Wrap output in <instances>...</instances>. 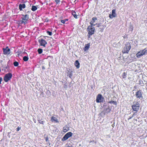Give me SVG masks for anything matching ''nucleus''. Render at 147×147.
Instances as JSON below:
<instances>
[{"mask_svg":"<svg viewBox=\"0 0 147 147\" xmlns=\"http://www.w3.org/2000/svg\"><path fill=\"white\" fill-rule=\"evenodd\" d=\"M130 29H131V30L132 31L133 30V27L132 26H131L130 27Z\"/></svg>","mask_w":147,"mask_h":147,"instance_id":"obj_43","label":"nucleus"},{"mask_svg":"<svg viewBox=\"0 0 147 147\" xmlns=\"http://www.w3.org/2000/svg\"><path fill=\"white\" fill-rule=\"evenodd\" d=\"M106 27V25H103L101 26V27L99 29V31L102 32L103 31V30Z\"/></svg>","mask_w":147,"mask_h":147,"instance_id":"obj_20","label":"nucleus"},{"mask_svg":"<svg viewBox=\"0 0 147 147\" xmlns=\"http://www.w3.org/2000/svg\"><path fill=\"white\" fill-rule=\"evenodd\" d=\"M55 1L57 4H58L59 3L60 1V0H55Z\"/></svg>","mask_w":147,"mask_h":147,"instance_id":"obj_38","label":"nucleus"},{"mask_svg":"<svg viewBox=\"0 0 147 147\" xmlns=\"http://www.w3.org/2000/svg\"><path fill=\"white\" fill-rule=\"evenodd\" d=\"M136 96L137 98L140 99L143 98V96L142 93V90H139L136 92Z\"/></svg>","mask_w":147,"mask_h":147,"instance_id":"obj_10","label":"nucleus"},{"mask_svg":"<svg viewBox=\"0 0 147 147\" xmlns=\"http://www.w3.org/2000/svg\"><path fill=\"white\" fill-rule=\"evenodd\" d=\"M48 20H47V22H48Z\"/></svg>","mask_w":147,"mask_h":147,"instance_id":"obj_55","label":"nucleus"},{"mask_svg":"<svg viewBox=\"0 0 147 147\" xmlns=\"http://www.w3.org/2000/svg\"><path fill=\"white\" fill-rule=\"evenodd\" d=\"M127 74L125 72H123L121 75V77L123 78L126 77Z\"/></svg>","mask_w":147,"mask_h":147,"instance_id":"obj_26","label":"nucleus"},{"mask_svg":"<svg viewBox=\"0 0 147 147\" xmlns=\"http://www.w3.org/2000/svg\"><path fill=\"white\" fill-rule=\"evenodd\" d=\"M72 14L74 18L76 19L77 18V16L75 11H72Z\"/></svg>","mask_w":147,"mask_h":147,"instance_id":"obj_22","label":"nucleus"},{"mask_svg":"<svg viewBox=\"0 0 147 147\" xmlns=\"http://www.w3.org/2000/svg\"><path fill=\"white\" fill-rule=\"evenodd\" d=\"M42 69H45V68H44V67H42Z\"/></svg>","mask_w":147,"mask_h":147,"instance_id":"obj_49","label":"nucleus"},{"mask_svg":"<svg viewBox=\"0 0 147 147\" xmlns=\"http://www.w3.org/2000/svg\"><path fill=\"white\" fill-rule=\"evenodd\" d=\"M33 121H34V122L35 123H36V119H35L34 118L33 119Z\"/></svg>","mask_w":147,"mask_h":147,"instance_id":"obj_44","label":"nucleus"},{"mask_svg":"<svg viewBox=\"0 0 147 147\" xmlns=\"http://www.w3.org/2000/svg\"><path fill=\"white\" fill-rule=\"evenodd\" d=\"M133 117L132 116V115H131V116H130L129 117V118H128V120L130 119H131Z\"/></svg>","mask_w":147,"mask_h":147,"instance_id":"obj_39","label":"nucleus"},{"mask_svg":"<svg viewBox=\"0 0 147 147\" xmlns=\"http://www.w3.org/2000/svg\"><path fill=\"white\" fill-rule=\"evenodd\" d=\"M131 47V44L129 42H126L122 50L123 53H128Z\"/></svg>","mask_w":147,"mask_h":147,"instance_id":"obj_3","label":"nucleus"},{"mask_svg":"<svg viewBox=\"0 0 147 147\" xmlns=\"http://www.w3.org/2000/svg\"><path fill=\"white\" fill-rule=\"evenodd\" d=\"M21 127H18L16 128V131H19V130L20 129Z\"/></svg>","mask_w":147,"mask_h":147,"instance_id":"obj_36","label":"nucleus"},{"mask_svg":"<svg viewBox=\"0 0 147 147\" xmlns=\"http://www.w3.org/2000/svg\"><path fill=\"white\" fill-rule=\"evenodd\" d=\"M9 62V61L7 63V65L6 67H4V68L2 70H3L4 69V71H5L6 72L9 71V65H8Z\"/></svg>","mask_w":147,"mask_h":147,"instance_id":"obj_17","label":"nucleus"},{"mask_svg":"<svg viewBox=\"0 0 147 147\" xmlns=\"http://www.w3.org/2000/svg\"><path fill=\"white\" fill-rule=\"evenodd\" d=\"M97 20L96 18L95 17H93L92 18V20L90 21V26H95V24H94V23L95 22V21Z\"/></svg>","mask_w":147,"mask_h":147,"instance_id":"obj_14","label":"nucleus"},{"mask_svg":"<svg viewBox=\"0 0 147 147\" xmlns=\"http://www.w3.org/2000/svg\"><path fill=\"white\" fill-rule=\"evenodd\" d=\"M111 111V109L109 106H108L107 108L105 109L100 113V115L102 116H104L109 113Z\"/></svg>","mask_w":147,"mask_h":147,"instance_id":"obj_5","label":"nucleus"},{"mask_svg":"<svg viewBox=\"0 0 147 147\" xmlns=\"http://www.w3.org/2000/svg\"><path fill=\"white\" fill-rule=\"evenodd\" d=\"M50 57V56H48L47 59V58H48V57Z\"/></svg>","mask_w":147,"mask_h":147,"instance_id":"obj_51","label":"nucleus"},{"mask_svg":"<svg viewBox=\"0 0 147 147\" xmlns=\"http://www.w3.org/2000/svg\"><path fill=\"white\" fill-rule=\"evenodd\" d=\"M38 122L40 124H44V122L43 121H42V119H40V120H38Z\"/></svg>","mask_w":147,"mask_h":147,"instance_id":"obj_32","label":"nucleus"},{"mask_svg":"<svg viewBox=\"0 0 147 147\" xmlns=\"http://www.w3.org/2000/svg\"><path fill=\"white\" fill-rule=\"evenodd\" d=\"M47 34H49L50 36H51L52 35V32L49 31H47Z\"/></svg>","mask_w":147,"mask_h":147,"instance_id":"obj_34","label":"nucleus"},{"mask_svg":"<svg viewBox=\"0 0 147 147\" xmlns=\"http://www.w3.org/2000/svg\"><path fill=\"white\" fill-rule=\"evenodd\" d=\"M74 65L77 69L79 68L80 67V64L78 60H76L75 61L74 63Z\"/></svg>","mask_w":147,"mask_h":147,"instance_id":"obj_18","label":"nucleus"},{"mask_svg":"<svg viewBox=\"0 0 147 147\" xmlns=\"http://www.w3.org/2000/svg\"><path fill=\"white\" fill-rule=\"evenodd\" d=\"M147 54V50L146 48L144 49L143 50H140L136 54V57L140 58L144 55Z\"/></svg>","mask_w":147,"mask_h":147,"instance_id":"obj_4","label":"nucleus"},{"mask_svg":"<svg viewBox=\"0 0 147 147\" xmlns=\"http://www.w3.org/2000/svg\"><path fill=\"white\" fill-rule=\"evenodd\" d=\"M136 113V112H135L132 115H131L132 116H133L134 117V116L135 115Z\"/></svg>","mask_w":147,"mask_h":147,"instance_id":"obj_41","label":"nucleus"},{"mask_svg":"<svg viewBox=\"0 0 147 147\" xmlns=\"http://www.w3.org/2000/svg\"><path fill=\"white\" fill-rule=\"evenodd\" d=\"M26 7V5L25 4H20L19 5V9L20 11H22V10L23 9H24Z\"/></svg>","mask_w":147,"mask_h":147,"instance_id":"obj_15","label":"nucleus"},{"mask_svg":"<svg viewBox=\"0 0 147 147\" xmlns=\"http://www.w3.org/2000/svg\"><path fill=\"white\" fill-rule=\"evenodd\" d=\"M112 126L113 127H114V126H113V125H112Z\"/></svg>","mask_w":147,"mask_h":147,"instance_id":"obj_53","label":"nucleus"},{"mask_svg":"<svg viewBox=\"0 0 147 147\" xmlns=\"http://www.w3.org/2000/svg\"><path fill=\"white\" fill-rule=\"evenodd\" d=\"M37 9V7L36 6L34 5H32V7L31 10L33 11H35Z\"/></svg>","mask_w":147,"mask_h":147,"instance_id":"obj_21","label":"nucleus"},{"mask_svg":"<svg viewBox=\"0 0 147 147\" xmlns=\"http://www.w3.org/2000/svg\"><path fill=\"white\" fill-rule=\"evenodd\" d=\"M108 103L110 104H113L116 105H117V102L116 101H110L108 102Z\"/></svg>","mask_w":147,"mask_h":147,"instance_id":"obj_25","label":"nucleus"},{"mask_svg":"<svg viewBox=\"0 0 147 147\" xmlns=\"http://www.w3.org/2000/svg\"><path fill=\"white\" fill-rule=\"evenodd\" d=\"M104 99V98L102 95L101 94H99L97 96L96 101L97 103L102 102L103 101Z\"/></svg>","mask_w":147,"mask_h":147,"instance_id":"obj_8","label":"nucleus"},{"mask_svg":"<svg viewBox=\"0 0 147 147\" xmlns=\"http://www.w3.org/2000/svg\"><path fill=\"white\" fill-rule=\"evenodd\" d=\"M51 121L53 122H54L56 123L58 122H59V121H58L57 119L56 118V117L53 116L52 117L51 119Z\"/></svg>","mask_w":147,"mask_h":147,"instance_id":"obj_19","label":"nucleus"},{"mask_svg":"<svg viewBox=\"0 0 147 147\" xmlns=\"http://www.w3.org/2000/svg\"><path fill=\"white\" fill-rule=\"evenodd\" d=\"M19 63L18 62L15 61L13 63V65L17 67Z\"/></svg>","mask_w":147,"mask_h":147,"instance_id":"obj_29","label":"nucleus"},{"mask_svg":"<svg viewBox=\"0 0 147 147\" xmlns=\"http://www.w3.org/2000/svg\"><path fill=\"white\" fill-rule=\"evenodd\" d=\"M2 78L1 77H0V84L1 83V82L2 81Z\"/></svg>","mask_w":147,"mask_h":147,"instance_id":"obj_40","label":"nucleus"},{"mask_svg":"<svg viewBox=\"0 0 147 147\" xmlns=\"http://www.w3.org/2000/svg\"><path fill=\"white\" fill-rule=\"evenodd\" d=\"M3 54L5 55H9L11 53V50L9 49H7L3 48Z\"/></svg>","mask_w":147,"mask_h":147,"instance_id":"obj_11","label":"nucleus"},{"mask_svg":"<svg viewBox=\"0 0 147 147\" xmlns=\"http://www.w3.org/2000/svg\"><path fill=\"white\" fill-rule=\"evenodd\" d=\"M18 55L19 56V54H18Z\"/></svg>","mask_w":147,"mask_h":147,"instance_id":"obj_56","label":"nucleus"},{"mask_svg":"<svg viewBox=\"0 0 147 147\" xmlns=\"http://www.w3.org/2000/svg\"><path fill=\"white\" fill-rule=\"evenodd\" d=\"M94 142V140H92V141H91V142Z\"/></svg>","mask_w":147,"mask_h":147,"instance_id":"obj_52","label":"nucleus"},{"mask_svg":"<svg viewBox=\"0 0 147 147\" xmlns=\"http://www.w3.org/2000/svg\"><path fill=\"white\" fill-rule=\"evenodd\" d=\"M90 46V43H88L85 45V46L84 48V51H86L88 50L89 49Z\"/></svg>","mask_w":147,"mask_h":147,"instance_id":"obj_16","label":"nucleus"},{"mask_svg":"<svg viewBox=\"0 0 147 147\" xmlns=\"http://www.w3.org/2000/svg\"><path fill=\"white\" fill-rule=\"evenodd\" d=\"M41 94H44L43 92H42V93H41Z\"/></svg>","mask_w":147,"mask_h":147,"instance_id":"obj_50","label":"nucleus"},{"mask_svg":"<svg viewBox=\"0 0 147 147\" xmlns=\"http://www.w3.org/2000/svg\"><path fill=\"white\" fill-rule=\"evenodd\" d=\"M67 82L65 83L63 85V86L64 88H67Z\"/></svg>","mask_w":147,"mask_h":147,"instance_id":"obj_35","label":"nucleus"},{"mask_svg":"<svg viewBox=\"0 0 147 147\" xmlns=\"http://www.w3.org/2000/svg\"><path fill=\"white\" fill-rule=\"evenodd\" d=\"M127 34H125L123 37L124 38H127Z\"/></svg>","mask_w":147,"mask_h":147,"instance_id":"obj_42","label":"nucleus"},{"mask_svg":"<svg viewBox=\"0 0 147 147\" xmlns=\"http://www.w3.org/2000/svg\"><path fill=\"white\" fill-rule=\"evenodd\" d=\"M50 144V143H49V146Z\"/></svg>","mask_w":147,"mask_h":147,"instance_id":"obj_54","label":"nucleus"},{"mask_svg":"<svg viewBox=\"0 0 147 147\" xmlns=\"http://www.w3.org/2000/svg\"><path fill=\"white\" fill-rule=\"evenodd\" d=\"M140 101H135L133 102V104L131 106L132 109L134 111L138 112L140 107Z\"/></svg>","mask_w":147,"mask_h":147,"instance_id":"obj_2","label":"nucleus"},{"mask_svg":"<svg viewBox=\"0 0 147 147\" xmlns=\"http://www.w3.org/2000/svg\"><path fill=\"white\" fill-rule=\"evenodd\" d=\"M116 14L115 12V9H113L112 11L111 14H110L109 15V17L110 18H114L116 17Z\"/></svg>","mask_w":147,"mask_h":147,"instance_id":"obj_13","label":"nucleus"},{"mask_svg":"<svg viewBox=\"0 0 147 147\" xmlns=\"http://www.w3.org/2000/svg\"><path fill=\"white\" fill-rule=\"evenodd\" d=\"M95 24V25H96V27H99L101 26V24L100 23H99L98 24L96 23Z\"/></svg>","mask_w":147,"mask_h":147,"instance_id":"obj_33","label":"nucleus"},{"mask_svg":"<svg viewBox=\"0 0 147 147\" xmlns=\"http://www.w3.org/2000/svg\"><path fill=\"white\" fill-rule=\"evenodd\" d=\"M87 31L88 32V38H90L94 34L95 32V28L92 26L89 25L87 28Z\"/></svg>","mask_w":147,"mask_h":147,"instance_id":"obj_1","label":"nucleus"},{"mask_svg":"<svg viewBox=\"0 0 147 147\" xmlns=\"http://www.w3.org/2000/svg\"><path fill=\"white\" fill-rule=\"evenodd\" d=\"M40 119H40V118L38 117V120H40Z\"/></svg>","mask_w":147,"mask_h":147,"instance_id":"obj_45","label":"nucleus"},{"mask_svg":"<svg viewBox=\"0 0 147 147\" xmlns=\"http://www.w3.org/2000/svg\"><path fill=\"white\" fill-rule=\"evenodd\" d=\"M5 49H8L9 48H8V47L7 46L6 47V48H5Z\"/></svg>","mask_w":147,"mask_h":147,"instance_id":"obj_46","label":"nucleus"},{"mask_svg":"<svg viewBox=\"0 0 147 147\" xmlns=\"http://www.w3.org/2000/svg\"><path fill=\"white\" fill-rule=\"evenodd\" d=\"M68 20V19H65V20H61V23H62L63 24H64L65 23V22H66V21H67Z\"/></svg>","mask_w":147,"mask_h":147,"instance_id":"obj_27","label":"nucleus"},{"mask_svg":"<svg viewBox=\"0 0 147 147\" xmlns=\"http://www.w3.org/2000/svg\"><path fill=\"white\" fill-rule=\"evenodd\" d=\"M21 16H22V17L21 18L22 20L26 21V22L28 20L29 18V16L28 15L26 14L25 15L22 14Z\"/></svg>","mask_w":147,"mask_h":147,"instance_id":"obj_12","label":"nucleus"},{"mask_svg":"<svg viewBox=\"0 0 147 147\" xmlns=\"http://www.w3.org/2000/svg\"><path fill=\"white\" fill-rule=\"evenodd\" d=\"M73 134L71 132H69L66 133L62 138L61 140L65 141L67 139L72 135Z\"/></svg>","mask_w":147,"mask_h":147,"instance_id":"obj_7","label":"nucleus"},{"mask_svg":"<svg viewBox=\"0 0 147 147\" xmlns=\"http://www.w3.org/2000/svg\"><path fill=\"white\" fill-rule=\"evenodd\" d=\"M45 140L47 142H48L49 141V138L48 137H46L45 138Z\"/></svg>","mask_w":147,"mask_h":147,"instance_id":"obj_37","label":"nucleus"},{"mask_svg":"<svg viewBox=\"0 0 147 147\" xmlns=\"http://www.w3.org/2000/svg\"><path fill=\"white\" fill-rule=\"evenodd\" d=\"M46 94L49 96H50L51 95V92L49 90H47V91Z\"/></svg>","mask_w":147,"mask_h":147,"instance_id":"obj_24","label":"nucleus"},{"mask_svg":"<svg viewBox=\"0 0 147 147\" xmlns=\"http://www.w3.org/2000/svg\"><path fill=\"white\" fill-rule=\"evenodd\" d=\"M20 22L21 24H25L27 23V22H26V21H24L22 20L20 21Z\"/></svg>","mask_w":147,"mask_h":147,"instance_id":"obj_31","label":"nucleus"},{"mask_svg":"<svg viewBox=\"0 0 147 147\" xmlns=\"http://www.w3.org/2000/svg\"><path fill=\"white\" fill-rule=\"evenodd\" d=\"M38 42L40 45L43 46L44 47H45L46 45L47 44V42L45 40L42 39H39Z\"/></svg>","mask_w":147,"mask_h":147,"instance_id":"obj_9","label":"nucleus"},{"mask_svg":"<svg viewBox=\"0 0 147 147\" xmlns=\"http://www.w3.org/2000/svg\"><path fill=\"white\" fill-rule=\"evenodd\" d=\"M67 147H72V146H68Z\"/></svg>","mask_w":147,"mask_h":147,"instance_id":"obj_48","label":"nucleus"},{"mask_svg":"<svg viewBox=\"0 0 147 147\" xmlns=\"http://www.w3.org/2000/svg\"><path fill=\"white\" fill-rule=\"evenodd\" d=\"M78 1V0H75L74 2H77Z\"/></svg>","mask_w":147,"mask_h":147,"instance_id":"obj_47","label":"nucleus"},{"mask_svg":"<svg viewBox=\"0 0 147 147\" xmlns=\"http://www.w3.org/2000/svg\"><path fill=\"white\" fill-rule=\"evenodd\" d=\"M68 72H69V74H68V75H67V76H68L69 78H71L72 76V75L71 74V71H69Z\"/></svg>","mask_w":147,"mask_h":147,"instance_id":"obj_30","label":"nucleus"},{"mask_svg":"<svg viewBox=\"0 0 147 147\" xmlns=\"http://www.w3.org/2000/svg\"><path fill=\"white\" fill-rule=\"evenodd\" d=\"M39 54H41L42 52V49H38L37 50Z\"/></svg>","mask_w":147,"mask_h":147,"instance_id":"obj_28","label":"nucleus"},{"mask_svg":"<svg viewBox=\"0 0 147 147\" xmlns=\"http://www.w3.org/2000/svg\"><path fill=\"white\" fill-rule=\"evenodd\" d=\"M12 76V74L10 73H8L6 74L4 76L3 80L5 82H7L10 80Z\"/></svg>","mask_w":147,"mask_h":147,"instance_id":"obj_6","label":"nucleus"},{"mask_svg":"<svg viewBox=\"0 0 147 147\" xmlns=\"http://www.w3.org/2000/svg\"><path fill=\"white\" fill-rule=\"evenodd\" d=\"M29 58L28 56H25L23 57V60L24 61H26L28 60Z\"/></svg>","mask_w":147,"mask_h":147,"instance_id":"obj_23","label":"nucleus"}]
</instances>
